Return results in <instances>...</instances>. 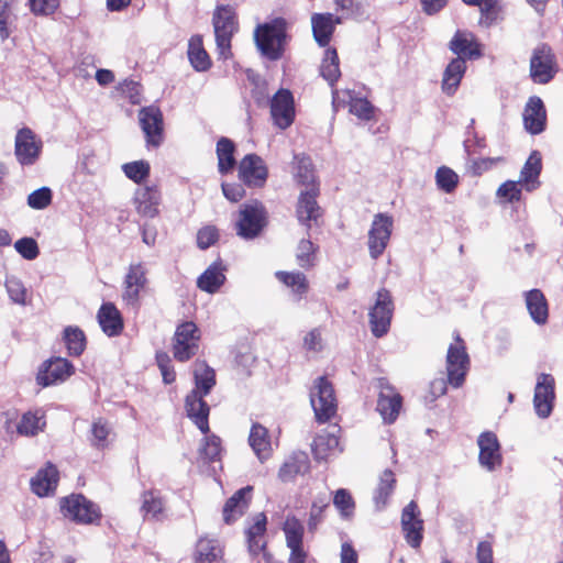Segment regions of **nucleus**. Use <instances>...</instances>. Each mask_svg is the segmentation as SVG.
I'll list each match as a JSON object with an SVG mask.
<instances>
[{"instance_id": "7c9ffc66", "label": "nucleus", "mask_w": 563, "mask_h": 563, "mask_svg": "<svg viewBox=\"0 0 563 563\" xmlns=\"http://www.w3.org/2000/svg\"><path fill=\"white\" fill-rule=\"evenodd\" d=\"M252 487L246 486L239 489L231 498L228 499L223 507V519L227 523L235 521L241 517L249 506Z\"/></svg>"}, {"instance_id": "f8f14e48", "label": "nucleus", "mask_w": 563, "mask_h": 563, "mask_svg": "<svg viewBox=\"0 0 563 563\" xmlns=\"http://www.w3.org/2000/svg\"><path fill=\"white\" fill-rule=\"evenodd\" d=\"M555 73L556 63L552 49L547 45L537 47L530 60L532 80L537 84H547Z\"/></svg>"}, {"instance_id": "6e6552de", "label": "nucleus", "mask_w": 563, "mask_h": 563, "mask_svg": "<svg viewBox=\"0 0 563 563\" xmlns=\"http://www.w3.org/2000/svg\"><path fill=\"white\" fill-rule=\"evenodd\" d=\"M470 360L462 339L456 335L455 342L448 349L446 372L448 382L455 388L463 385L468 371Z\"/></svg>"}, {"instance_id": "e2e57ef3", "label": "nucleus", "mask_w": 563, "mask_h": 563, "mask_svg": "<svg viewBox=\"0 0 563 563\" xmlns=\"http://www.w3.org/2000/svg\"><path fill=\"white\" fill-rule=\"evenodd\" d=\"M329 505V497L327 495H322L317 497L310 509V518L308 521V526L310 529H316L318 523L321 521L322 512Z\"/></svg>"}, {"instance_id": "f03ea898", "label": "nucleus", "mask_w": 563, "mask_h": 563, "mask_svg": "<svg viewBox=\"0 0 563 563\" xmlns=\"http://www.w3.org/2000/svg\"><path fill=\"white\" fill-rule=\"evenodd\" d=\"M217 48L221 58L231 56V38L238 31L235 10L231 5H220L213 14Z\"/></svg>"}, {"instance_id": "bf43d9fd", "label": "nucleus", "mask_w": 563, "mask_h": 563, "mask_svg": "<svg viewBox=\"0 0 563 563\" xmlns=\"http://www.w3.org/2000/svg\"><path fill=\"white\" fill-rule=\"evenodd\" d=\"M482 18L481 23L486 26L493 24L498 20L500 13V7L497 0H479L477 3Z\"/></svg>"}, {"instance_id": "58836bf2", "label": "nucleus", "mask_w": 563, "mask_h": 563, "mask_svg": "<svg viewBox=\"0 0 563 563\" xmlns=\"http://www.w3.org/2000/svg\"><path fill=\"white\" fill-rule=\"evenodd\" d=\"M45 417L41 411L25 412L16 426L18 433L25 437H33L45 427Z\"/></svg>"}, {"instance_id": "39448f33", "label": "nucleus", "mask_w": 563, "mask_h": 563, "mask_svg": "<svg viewBox=\"0 0 563 563\" xmlns=\"http://www.w3.org/2000/svg\"><path fill=\"white\" fill-rule=\"evenodd\" d=\"M63 515L78 523H95L100 518V510L97 505L80 494H74L60 500Z\"/></svg>"}, {"instance_id": "0eeeda50", "label": "nucleus", "mask_w": 563, "mask_h": 563, "mask_svg": "<svg viewBox=\"0 0 563 563\" xmlns=\"http://www.w3.org/2000/svg\"><path fill=\"white\" fill-rule=\"evenodd\" d=\"M394 229V219L387 213L374 216L367 239L369 256L378 258L386 250Z\"/></svg>"}, {"instance_id": "6e6d98bb", "label": "nucleus", "mask_w": 563, "mask_h": 563, "mask_svg": "<svg viewBox=\"0 0 563 563\" xmlns=\"http://www.w3.org/2000/svg\"><path fill=\"white\" fill-rule=\"evenodd\" d=\"M317 247L310 240L302 239L298 246L296 258L300 267L307 268L314 265Z\"/></svg>"}, {"instance_id": "4c0bfd02", "label": "nucleus", "mask_w": 563, "mask_h": 563, "mask_svg": "<svg viewBox=\"0 0 563 563\" xmlns=\"http://www.w3.org/2000/svg\"><path fill=\"white\" fill-rule=\"evenodd\" d=\"M188 58L197 71H206L211 66L210 57L202 46V38L198 35L189 40Z\"/></svg>"}, {"instance_id": "052dcab7", "label": "nucleus", "mask_w": 563, "mask_h": 563, "mask_svg": "<svg viewBox=\"0 0 563 563\" xmlns=\"http://www.w3.org/2000/svg\"><path fill=\"white\" fill-rule=\"evenodd\" d=\"M52 202V190L48 187H42L31 192L27 197V205L35 210H42Z\"/></svg>"}, {"instance_id": "13d9d810", "label": "nucleus", "mask_w": 563, "mask_h": 563, "mask_svg": "<svg viewBox=\"0 0 563 563\" xmlns=\"http://www.w3.org/2000/svg\"><path fill=\"white\" fill-rule=\"evenodd\" d=\"M220 453V439L214 435L207 437L199 449V456L205 462H214L219 460Z\"/></svg>"}, {"instance_id": "cd10ccee", "label": "nucleus", "mask_w": 563, "mask_h": 563, "mask_svg": "<svg viewBox=\"0 0 563 563\" xmlns=\"http://www.w3.org/2000/svg\"><path fill=\"white\" fill-rule=\"evenodd\" d=\"M58 483L57 468L48 464L46 467L40 470L31 481V487L34 494L40 497H45L54 493Z\"/></svg>"}, {"instance_id": "b1692460", "label": "nucleus", "mask_w": 563, "mask_h": 563, "mask_svg": "<svg viewBox=\"0 0 563 563\" xmlns=\"http://www.w3.org/2000/svg\"><path fill=\"white\" fill-rule=\"evenodd\" d=\"M161 192L156 186L139 188L134 195V203L139 214L154 218L158 213Z\"/></svg>"}, {"instance_id": "a211bd4d", "label": "nucleus", "mask_w": 563, "mask_h": 563, "mask_svg": "<svg viewBox=\"0 0 563 563\" xmlns=\"http://www.w3.org/2000/svg\"><path fill=\"white\" fill-rule=\"evenodd\" d=\"M139 120L147 143L158 146L163 140L162 111L155 106L142 108L139 112Z\"/></svg>"}, {"instance_id": "412c9836", "label": "nucleus", "mask_w": 563, "mask_h": 563, "mask_svg": "<svg viewBox=\"0 0 563 563\" xmlns=\"http://www.w3.org/2000/svg\"><path fill=\"white\" fill-rule=\"evenodd\" d=\"M379 387L377 410L385 422L391 423L399 415L402 399L389 384L380 380Z\"/></svg>"}, {"instance_id": "a18cd8bd", "label": "nucleus", "mask_w": 563, "mask_h": 563, "mask_svg": "<svg viewBox=\"0 0 563 563\" xmlns=\"http://www.w3.org/2000/svg\"><path fill=\"white\" fill-rule=\"evenodd\" d=\"M68 354L79 356L86 349V335L78 327H67L63 335Z\"/></svg>"}, {"instance_id": "37998d69", "label": "nucleus", "mask_w": 563, "mask_h": 563, "mask_svg": "<svg viewBox=\"0 0 563 563\" xmlns=\"http://www.w3.org/2000/svg\"><path fill=\"white\" fill-rule=\"evenodd\" d=\"M141 511L144 518L161 519L164 512V501L159 494L154 490L142 494Z\"/></svg>"}, {"instance_id": "2f4dec72", "label": "nucleus", "mask_w": 563, "mask_h": 563, "mask_svg": "<svg viewBox=\"0 0 563 563\" xmlns=\"http://www.w3.org/2000/svg\"><path fill=\"white\" fill-rule=\"evenodd\" d=\"M466 71V63L461 57L453 58L446 66L442 78V90L452 96L457 90L460 82Z\"/></svg>"}, {"instance_id": "49530a36", "label": "nucleus", "mask_w": 563, "mask_h": 563, "mask_svg": "<svg viewBox=\"0 0 563 563\" xmlns=\"http://www.w3.org/2000/svg\"><path fill=\"white\" fill-rule=\"evenodd\" d=\"M234 144L227 137H221L217 143L218 167L221 174L230 172L234 164Z\"/></svg>"}, {"instance_id": "ddd939ff", "label": "nucleus", "mask_w": 563, "mask_h": 563, "mask_svg": "<svg viewBox=\"0 0 563 563\" xmlns=\"http://www.w3.org/2000/svg\"><path fill=\"white\" fill-rule=\"evenodd\" d=\"M271 115L274 124L285 130L289 128L296 115L292 93L288 89H279L271 100Z\"/></svg>"}, {"instance_id": "5fc2aeb1", "label": "nucleus", "mask_w": 563, "mask_h": 563, "mask_svg": "<svg viewBox=\"0 0 563 563\" xmlns=\"http://www.w3.org/2000/svg\"><path fill=\"white\" fill-rule=\"evenodd\" d=\"M437 186L446 194L455 190L459 184V175L446 166L439 167L435 173Z\"/></svg>"}, {"instance_id": "9b49d317", "label": "nucleus", "mask_w": 563, "mask_h": 563, "mask_svg": "<svg viewBox=\"0 0 563 563\" xmlns=\"http://www.w3.org/2000/svg\"><path fill=\"white\" fill-rule=\"evenodd\" d=\"M43 143L29 128H22L16 132L14 154L21 165H33L40 157Z\"/></svg>"}, {"instance_id": "f3484780", "label": "nucleus", "mask_w": 563, "mask_h": 563, "mask_svg": "<svg viewBox=\"0 0 563 563\" xmlns=\"http://www.w3.org/2000/svg\"><path fill=\"white\" fill-rule=\"evenodd\" d=\"M147 269L143 263L131 264L123 282V300L131 306L139 301L141 291L147 284Z\"/></svg>"}, {"instance_id": "79ce46f5", "label": "nucleus", "mask_w": 563, "mask_h": 563, "mask_svg": "<svg viewBox=\"0 0 563 563\" xmlns=\"http://www.w3.org/2000/svg\"><path fill=\"white\" fill-rule=\"evenodd\" d=\"M195 389L208 395L216 384L214 371L205 362H196L194 368Z\"/></svg>"}, {"instance_id": "5701e85b", "label": "nucleus", "mask_w": 563, "mask_h": 563, "mask_svg": "<svg viewBox=\"0 0 563 563\" xmlns=\"http://www.w3.org/2000/svg\"><path fill=\"white\" fill-rule=\"evenodd\" d=\"M203 395L200 390H191L185 399V409L187 416L194 421L202 433L209 431V411L210 408L203 400Z\"/></svg>"}, {"instance_id": "c03bdc74", "label": "nucleus", "mask_w": 563, "mask_h": 563, "mask_svg": "<svg viewBox=\"0 0 563 563\" xmlns=\"http://www.w3.org/2000/svg\"><path fill=\"white\" fill-rule=\"evenodd\" d=\"M112 429L110 424L103 420L98 419L93 421L90 430V444L96 449H106L112 441Z\"/></svg>"}, {"instance_id": "a878e982", "label": "nucleus", "mask_w": 563, "mask_h": 563, "mask_svg": "<svg viewBox=\"0 0 563 563\" xmlns=\"http://www.w3.org/2000/svg\"><path fill=\"white\" fill-rule=\"evenodd\" d=\"M336 431V428L333 427L332 431L324 430L317 434L312 443V452L317 460H328L340 452Z\"/></svg>"}, {"instance_id": "c9c22d12", "label": "nucleus", "mask_w": 563, "mask_h": 563, "mask_svg": "<svg viewBox=\"0 0 563 563\" xmlns=\"http://www.w3.org/2000/svg\"><path fill=\"white\" fill-rule=\"evenodd\" d=\"M526 305L532 320L538 324H544L548 320V303L539 289H532L526 294Z\"/></svg>"}, {"instance_id": "f257e3e1", "label": "nucleus", "mask_w": 563, "mask_h": 563, "mask_svg": "<svg viewBox=\"0 0 563 563\" xmlns=\"http://www.w3.org/2000/svg\"><path fill=\"white\" fill-rule=\"evenodd\" d=\"M254 38L262 55L271 60L279 59L284 52L286 21L278 18L258 25L254 32Z\"/></svg>"}, {"instance_id": "6ab92c4d", "label": "nucleus", "mask_w": 563, "mask_h": 563, "mask_svg": "<svg viewBox=\"0 0 563 563\" xmlns=\"http://www.w3.org/2000/svg\"><path fill=\"white\" fill-rule=\"evenodd\" d=\"M267 175L264 161L255 154H249L240 162L239 176L247 186L262 187Z\"/></svg>"}, {"instance_id": "473e14b6", "label": "nucleus", "mask_w": 563, "mask_h": 563, "mask_svg": "<svg viewBox=\"0 0 563 563\" xmlns=\"http://www.w3.org/2000/svg\"><path fill=\"white\" fill-rule=\"evenodd\" d=\"M451 51L457 57L474 59L481 56L478 44L475 42L473 34L466 32H456L450 42Z\"/></svg>"}, {"instance_id": "aec40b11", "label": "nucleus", "mask_w": 563, "mask_h": 563, "mask_svg": "<svg viewBox=\"0 0 563 563\" xmlns=\"http://www.w3.org/2000/svg\"><path fill=\"white\" fill-rule=\"evenodd\" d=\"M332 104L335 110L349 106L350 112L362 120L373 115L372 104L364 98H355L351 90H333Z\"/></svg>"}, {"instance_id": "0e129e2a", "label": "nucleus", "mask_w": 563, "mask_h": 563, "mask_svg": "<svg viewBox=\"0 0 563 563\" xmlns=\"http://www.w3.org/2000/svg\"><path fill=\"white\" fill-rule=\"evenodd\" d=\"M504 162V158L498 157H483L478 159L472 161L470 165V170L474 176H481L482 174L490 170L496 165Z\"/></svg>"}, {"instance_id": "603ef678", "label": "nucleus", "mask_w": 563, "mask_h": 563, "mask_svg": "<svg viewBox=\"0 0 563 563\" xmlns=\"http://www.w3.org/2000/svg\"><path fill=\"white\" fill-rule=\"evenodd\" d=\"M276 277L287 287L291 288L295 294L300 296L308 289V282L302 273L276 272Z\"/></svg>"}, {"instance_id": "864d4df0", "label": "nucleus", "mask_w": 563, "mask_h": 563, "mask_svg": "<svg viewBox=\"0 0 563 563\" xmlns=\"http://www.w3.org/2000/svg\"><path fill=\"white\" fill-rule=\"evenodd\" d=\"M333 505L342 518H351L354 514L355 503L350 492L344 488L334 493Z\"/></svg>"}, {"instance_id": "f704fd0d", "label": "nucleus", "mask_w": 563, "mask_h": 563, "mask_svg": "<svg viewBox=\"0 0 563 563\" xmlns=\"http://www.w3.org/2000/svg\"><path fill=\"white\" fill-rule=\"evenodd\" d=\"M225 282L224 268L221 263L211 264L198 278L197 286L208 294L217 292Z\"/></svg>"}, {"instance_id": "2eb2a0df", "label": "nucleus", "mask_w": 563, "mask_h": 563, "mask_svg": "<svg viewBox=\"0 0 563 563\" xmlns=\"http://www.w3.org/2000/svg\"><path fill=\"white\" fill-rule=\"evenodd\" d=\"M554 385L555 380L552 375L542 373L538 376L534 388L533 406L540 418H548L552 412L553 401L555 398Z\"/></svg>"}, {"instance_id": "20e7f679", "label": "nucleus", "mask_w": 563, "mask_h": 563, "mask_svg": "<svg viewBox=\"0 0 563 563\" xmlns=\"http://www.w3.org/2000/svg\"><path fill=\"white\" fill-rule=\"evenodd\" d=\"M266 225V212L260 201H252L241 207L236 221L239 236L251 240L256 238Z\"/></svg>"}, {"instance_id": "c756f323", "label": "nucleus", "mask_w": 563, "mask_h": 563, "mask_svg": "<svg viewBox=\"0 0 563 563\" xmlns=\"http://www.w3.org/2000/svg\"><path fill=\"white\" fill-rule=\"evenodd\" d=\"M98 322L102 331L109 336L118 335L123 329L121 313L111 302L103 303L100 307Z\"/></svg>"}, {"instance_id": "4be33fe9", "label": "nucleus", "mask_w": 563, "mask_h": 563, "mask_svg": "<svg viewBox=\"0 0 563 563\" xmlns=\"http://www.w3.org/2000/svg\"><path fill=\"white\" fill-rule=\"evenodd\" d=\"M319 189H308L300 192L297 203V219L308 229L317 224L321 217V209L316 200Z\"/></svg>"}, {"instance_id": "69168bd1", "label": "nucleus", "mask_w": 563, "mask_h": 563, "mask_svg": "<svg viewBox=\"0 0 563 563\" xmlns=\"http://www.w3.org/2000/svg\"><path fill=\"white\" fill-rule=\"evenodd\" d=\"M249 549L252 554H260L264 550V532L258 527L252 525L247 531Z\"/></svg>"}, {"instance_id": "dca6fc26", "label": "nucleus", "mask_w": 563, "mask_h": 563, "mask_svg": "<svg viewBox=\"0 0 563 563\" xmlns=\"http://www.w3.org/2000/svg\"><path fill=\"white\" fill-rule=\"evenodd\" d=\"M479 448L478 462L482 467L493 472L503 463L500 444L494 432L486 431L479 434L477 439Z\"/></svg>"}, {"instance_id": "774afa93", "label": "nucleus", "mask_w": 563, "mask_h": 563, "mask_svg": "<svg viewBox=\"0 0 563 563\" xmlns=\"http://www.w3.org/2000/svg\"><path fill=\"white\" fill-rule=\"evenodd\" d=\"M31 11L36 15H48L59 7V0H29Z\"/></svg>"}, {"instance_id": "a19ab883", "label": "nucleus", "mask_w": 563, "mask_h": 563, "mask_svg": "<svg viewBox=\"0 0 563 563\" xmlns=\"http://www.w3.org/2000/svg\"><path fill=\"white\" fill-rule=\"evenodd\" d=\"M396 484L395 474L390 470H385L379 477V483L374 495V503L377 509H383L388 498L394 492Z\"/></svg>"}, {"instance_id": "e433bc0d", "label": "nucleus", "mask_w": 563, "mask_h": 563, "mask_svg": "<svg viewBox=\"0 0 563 563\" xmlns=\"http://www.w3.org/2000/svg\"><path fill=\"white\" fill-rule=\"evenodd\" d=\"M540 172L541 156L538 152H532L521 169L519 183L528 191L534 190L539 186L538 177Z\"/></svg>"}, {"instance_id": "bb28decb", "label": "nucleus", "mask_w": 563, "mask_h": 563, "mask_svg": "<svg viewBox=\"0 0 563 563\" xmlns=\"http://www.w3.org/2000/svg\"><path fill=\"white\" fill-rule=\"evenodd\" d=\"M339 23H341V19L334 18L331 13H316L312 15V32L314 40L320 46H327L329 44L334 27Z\"/></svg>"}, {"instance_id": "09e8293b", "label": "nucleus", "mask_w": 563, "mask_h": 563, "mask_svg": "<svg viewBox=\"0 0 563 563\" xmlns=\"http://www.w3.org/2000/svg\"><path fill=\"white\" fill-rule=\"evenodd\" d=\"M297 167L295 177L297 181L308 189H319L316 184L314 170L312 167V163L308 157H298L296 156Z\"/></svg>"}, {"instance_id": "1a4fd4ad", "label": "nucleus", "mask_w": 563, "mask_h": 563, "mask_svg": "<svg viewBox=\"0 0 563 563\" xmlns=\"http://www.w3.org/2000/svg\"><path fill=\"white\" fill-rule=\"evenodd\" d=\"M75 373L74 365L64 357L45 361L38 368L36 383L42 387L62 384Z\"/></svg>"}, {"instance_id": "c85d7f7f", "label": "nucleus", "mask_w": 563, "mask_h": 563, "mask_svg": "<svg viewBox=\"0 0 563 563\" xmlns=\"http://www.w3.org/2000/svg\"><path fill=\"white\" fill-rule=\"evenodd\" d=\"M310 470V461L305 452L290 455L280 466L278 477L283 482H291L298 475H305Z\"/></svg>"}, {"instance_id": "393cba45", "label": "nucleus", "mask_w": 563, "mask_h": 563, "mask_svg": "<svg viewBox=\"0 0 563 563\" xmlns=\"http://www.w3.org/2000/svg\"><path fill=\"white\" fill-rule=\"evenodd\" d=\"M545 119V109L542 100L538 97H531L523 112L526 130L531 134L541 133L544 130Z\"/></svg>"}, {"instance_id": "ea45409f", "label": "nucleus", "mask_w": 563, "mask_h": 563, "mask_svg": "<svg viewBox=\"0 0 563 563\" xmlns=\"http://www.w3.org/2000/svg\"><path fill=\"white\" fill-rule=\"evenodd\" d=\"M222 549L216 540L202 538L197 543L196 559L198 563H219Z\"/></svg>"}, {"instance_id": "680f3d73", "label": "nucleus", "mask_w": 563, "mask_h": 563, "mask_svg": "<svg viewBox=\"0 0 563 563\" xmlns=\"http://www.w3.org/2000/svg\"><path fill=\"white\" fill-rule=\"evenodd\" d=\"M15 251L25 260H35L38 254V245L32 238H22L14 243Z\"/></svg>"}, {"instance_id": "de8ad7c7", "label": "nucleus", "mask_w": 563, "mask_h": 563, "mask_svg": "<svg viewBox=\"0 0 563 563\" xmlns=\"http://www.w3.org/2000/svg\"><path fill=\"white\" fill-rule=\"evenodd\" d=\"M320 73L330 86H333L334 82L340 78L341 71L339 67V57L335 49L328 48L325 51L320 66Z\"/></svg>"}, {"instance_id": "72a5a7b5", "label": "nucleus", "mask_w": 563, "mask_h": 563, "mask_svg": "<svg viewBox=\"0 0 563 563\" xmlns=\"http://www.w3.org/2000/svg\"><path fill=\"white\" fill-rule=\"evenodd\" d=\"M249 443L256 456L264 461L272 454V443L268 430L262 424L254 423L249 435Z\"/></svg>"}, {"instance_id": "338daca9", "label": "nucleus", "mask_w": 563, "mask_h": 563, "mask_svg": "<svg viewBox=\"0 0 563 563\" xmlns=\"http://www.w3.org/2000/svg\"><path fill=\"white\" fill-rule=\"evenodd\" d=\"M520 183L507 180L501 184L497 190V196L505 198L507 201H518L521 196Z\"/></svg>"}, {"instance_id": "7ed1b4c3", "label": "nucleus", "mask_w": 563, "mask_h": 563, "mask_svg": "<svg viewBox=\"0 0 563 563\" xmlns=\"http://www.w3.org/2000/svg\"><path fill=\"white\" fill-rule=\"evenodd\" d=\"M310 402L320 422L330 420L336 412V399L332 384L325 377H318L310 390Z\"/></svg>"}, {"instance_id": "4468645a", "label": "nucleus", "mask_w": 563, "mask_h": 563, "mask_svg": "<svg viewBox=\"0 0 563 563\" xmlns=\"http://www.w3.org/2000/svg\"><path fill=\"white\" fill-rule=\"evenodd\" d=\"M401 530L411 548H419L423 538V520L416 501L411 500L401 512Z\"/></svg>"}, {"instance_id": "8fccbe9b", "label": "nucleus", "mask_w": 563, "mask_h": 563, "mask_svg": "<svg viewBox=\"0 0 563 563\" xmlns=\"http://www.w3.org/2000/svg\"><path fill=\"white\" fill-rule=\"evenodd\" d=\"M288 548L302 545L303 527L301 522L292 516H288L283 528Z\"/></svg>"}, {"instance_id": "3c124183", "label": "nucleus", "mask_w": 563, "mask_h": 563, "mask_svg": "<svg viewBox=\"0 0 563 563\" xmlns=\"http://www.w3.org/2000/svg\"><path fill=\"white\" fill-rule=\"evenodd\" d=\"M5 289L10 299L20 306L27 305V290L20 278L16 276H8L5 278Z\"/></svg>"}, {"instance_id": "4d7b16f0", "label": "nucleus", "mask_w": 563, "mask_h": 563, "mask_svg": "<svg viewBox=\"0 0 563 563\" xmlns=\"http://www.w3.org/2000/svg\"><path fill=\"white\" fill-rule=\"evenodd\" d=\"M124 175L136 184L142 183L150 175V164L145 161H135L122 166Z\"/></svg>"}, {"instance_id": "9d476101", "label": "nucleus", "mask_w": 563, "mask_h": 563, "mask_svg": "<svg viewBox=\"0 0 563 563\" xmlns=\"http://www.w3.org/2000/svg\"><path fill=\"white\" fill-rule=\"evenodd\" d=\"M199 339L198 328L194 322L188 321L180 324L175 332L174 357L179 362L191 358L198 351Z\"/></svg>"}, {"instance_id": "423d86ee", "label": "nucleus", "mask_w": 563, "mask_h": 563, "mask_svg": "<svg viewBox=\"0 0 563 563\" xmlns=\"http://www.w3.org/2000/svg\"><path fill=\"white\" fill-rule=\"evenodd\" d=\"M393 311L394 303L390 292L385 288L379 289L375 303L368 312L371 331L376 338H382L388 332Z\"/></svg>"}]
</instances>
